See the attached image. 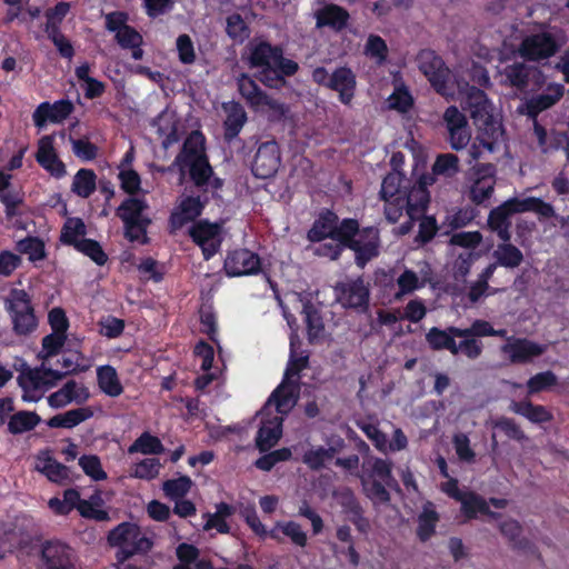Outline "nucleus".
Here are the masks:
<instances>
[{
    "label": "nucleus",
    "instance_id": "1",
    "mask_svg": "<svg viewBox=\"0 0 569 569\" xmlns=\"http://www.w3.org/2000/svg\"><path fill=\"white\" fill-rule=\"evenodd\" d=\"M248 62L250 68L259 70L254 73V79L247 73H241L237 78L240 96L253 110H258L260 107H268L283 114L284 104L266 93L256 80L267 88L280 90L287 86V78L298 72V62L286 58L281 46L272 44L264 40L250 48Z\"/></svg>",
    "mask_w": 569,
    "mask_h": 569
},
{
    "label": "nucleus",
    "instance_id": "2",
    "mask_svg": "<svg viewBox=\"0 0 569 569\" xmlns=\"http://www.w3.org/2000/svg\"><path fill=\"white\" fill-rule=\"evenodd\" d=\"M331 242H319L313 249V254L319 258H326L330 261H337L341 258L346 249L355 252V263L363 269L369 261L380 254V231L377 227H363L360 233L348 234L347 240L340 237L329 238Z\"/></svg>",
    "mask_w": 569,
    "mask_h": 569
},
{
    "label": "nucleus",
    "instance_id": "3",
    "mask_svg": "<svg viewBox=\"0 0 569 569\" xmlns=\"http://www.w3.org/2000/svg\"><path fill=\"white\" fill-rule=\"evenodd\" d=\"M171 167L178 168L181 179L188 174L198 189L208 186L213 168L206 151V137L201 131L193 130L187 136Z\"/></svg>",
    "mask_w": 569,
    "mask_h": 569
},
{
    "label": "nucleus",
    "instance_id": "4",
    "mask_svg": "<svg viewBox=\"0 0 569 569\" xmlns=\"http://www.w3.org/2000/svg\"><path fill=\"white\" fill-rule=\"evenodd\" d=\"M148 208L146 199L136 197L126 198L117 208L116 213L123 223V234L128 241L149 243L147 230L151 224V219L143 213Z\"/></svg>",
    "mask_w": 569,
    "mask_h": 569
},
{
    "label": "nucleus",
    "instance_id": "5",
    "mask_svg": "<svg viewBox=\"0 0 569 569\" xmlns=\"http://www.w3.org/2000/svg\"><path fill=\"white\" fill-rule=\"evenodd\" d=\"M37 569H82L71 546L59 539H46L33 547Z\"/></svg>",
    "mask_w": 569,
    "mask_h": 569
},
{
    "label": "nucleus",
    "instance_id": "6",
    "mask_svg": "<svg viewBox=\"0 0 569 569\" xmlns=\"http://www.w3.org/2000/svg\"><path fill=\"white\" fill-rule=\"evenodd\" d=\"M108 543L118 547L116 559L124 562L134 555H143L151 550L153 543L147 538L138 525L121 522L108 533Z\"/></svg>",
    "mask_w": 569,
    "mask_h": 569
},
{
    "label": "nucleus",
    "instance_id": "7",
    "mask_svg": "<svg viewBox=\"0 0 569 569\" xmlns=\"http://www.w3.org/2000/svg\"><path fill=\"white\" fill-rule=\"evenodd\" d=\"M361 229L357 219L343 218L340 220L336 212L330 209H323L308 230L307 239L312 243H318L335 237L347 240L348 234L360 233Z\"/></svg>",
    "mask_w": 569,
    "mask_h": 569
},
{
    "label": "nucleus",
    "instance_id": "8",
    "mask_svg": "<svg viewBox=\"0 0 569 569\" xmlns=\"http://www.w3.org/2000/svg\"><path fill=\"white\" fill-rule=\"evenodd\" d=\"M419 70L426 76L433 90L442 97H452L455 86L451 81V71L436 51L422 49L417 54Z\"/></svg>",
    "mask_w": 569,
    "mask_h": 569
},
{
    "label": "nucleus",
    "instance_id": "9",
    "mask_svg": "<svg viewBox=\"0 0 569 569\" xmlns=\"http://www.w3.org/2000/svg\"><path fill=\"white\" fill-rule=\"evenodd\" d=\"M561 49L558 37L549 30L526 36L518 46V53L529 62H541L556 56Z\"/></svg>",
    "mask_w": 569,
    "mask_h": 569
},
{
    "label": "nucleus",
    "instance_id": "10",
    "mask_svg": "<svg viewBox=\"0 0 569 569\" xmlns=\"http://www.w3.org/2000/svg\"><path fill=\"white\" fill-rule=\"evenodd\" d=\"M4 302L17 335L27 336L37 329V317L30 297L24 290L12 289Z\"/></svg>",
    "mask_w": 569,
    "mask_h": 569
},
{
    "label": "nucleus",
    "instance_id": "11",
    "mask_svg": "<svg viewBox=\"0 0 569 569\" xmlns=\"http://www.w3.org/2000/svg\"><path fill=\"white\" fill-rule=\"evenodd\" d=\"M333 292L337 302L345 309L366 311L369 307L370 290L362 277L338 281Z\"/></svg>",
    "mask_w": 569,
    "mask_h": 569
},
{
    "label": "nucleus",
    "instance_id": "12",
    "mask_svg": "<svg viewBox=\"0 0 569 569\" xmlns=\"http://www.w3.org/2000/svg\"><path fill=\"white\" fill-rule=\"evenodd\" d=\"M500 73L503 84L521 92L527 90L530 81L538 88L546 82L545 73L538 67L529 66L525 61L507 64Z\"/></svg>",
    "mask_w": 569,
    "mask_h": 569
},
{
    "label": "nucleus",
    "instance_id": "13",
    "mask_svg": "<svg viewBox=\"0 0 569 569\" xmlns=\"http://www.w3.org/2000/svg\"><path fill=\"white\" fill-rule=\"evenodd\" d=\"M221 226L217 222L200 220L189 229L192 241L201 248L204 260H210L221 247Z\"/></svg>",
    "mask_w": 569,
    "mask_h": 569
},
{
    "label": "nucleus",
    "instance_id": "14",
    "mask_svg": "<svg viewBox=\"0 0 569 569\" xmlns=\"http://www.w3.org/2000/svg\"><path fill=\"white\" fill-rule=\"evenodd\" d=\"M280 163L279 144L276 140H269L258 147L251 164V171L257 178L268 179L277 173Z\"/></svg>",
    "mask_w": 569,
    "mask_h": 569
},
{
    "label": "nucleus",
    "instance_id": "15",
    "mask_svg": "<svg viewBox=\"0 0 569 569\" xmlns=\"http://www.w3.org/2000/svg\"><path fill=\"white\" fill-rule=\"evenodd\" d=\"M223 268L229 277L258 274L261 271V259L249 249H237L228 253Z\"/></svg>",
    "mask_w": 569,
    "mask_h": 569
},
{
    "label": "nucleus",
    "instance_id": "16",
    "mask_svg": "<svg viewBox=\"0 0 569 569\" xmlns=\"http://www.w3.org/2000/svg\"><path fill=\"white\" fill-rule=\"evenodd\" d=\"M34 158L38 164L54 179H62L67 174L66 164L54 148L53 136L46 134L38 140Z\"/></svg>",
    "mask_w": 569,
    "mask_h": 569
},
{
    "label": "nucleus",
    "instance_id": "17",
    "mask_svg": "<svg viewBox=\"0 0 569 569\" xmlns=\"http://www.w3.org/2000/svg\"><path fill=\"white\" fill-rule=\"evenodd\" d=\"M322 6L313 13L316 20V28H328L336 33H340L347 29L350 21L349 11L333 2H321Z\"/></svg>",
    "mask_w": 569,
    "mask_h": 569
},
{
    "label": "nucleus",
    "instance_id": "18",
    "mask_svg": "<svg viewBox=\"0 0 569 569\" xmlns=\"http://www.w3.org/2000/svg\"><path fill=\"white\" fill-rule=\"evenodd\" d=\"M443 121L449 133L451 148L455 150H461L467 147L471 136L465 113H462L456 106H450L443 113Z\"/></svg>",
    "mask_w": 569,
    "mask_h": 569
},
{
    "label": "nucleus",
    "instance_id": "19",
    "mask_svg": "<svg viewBox=\"0 0 569 569\" xmlns=\"http://www.w3.org/2000/svg\"><path fill=\"white\" fill-rule=\"evenodd\" d=\"M221 108L226 114L222 122L223 140L226 143H233L244 124L248 121V114L244 107L239 101H227L221 104Z\"/></svg>",
    "mask_w": 569,
    "mask_h": 569
},
{
    "label": "nucleus",
    "instance_id": "20",
    "mask_svg": "<svg viewBox=\"0 0 569 569\" xmlns=\"http://www.w3.org/2000/svg\"><path fill=\"white\" fill-rule=\"evenodd\" d=\"M501 351L509 356L511 363H528L545 352V347L527 338L508 337Z\"/></svg>",
    "mask_w": 569,
    "mask_h": 569
},
{
    "label": "nucleus",
    "instance_id": "21",
    "mask_svg": "<svg viewBox=\"0 0 569 569\" xmlns=\"http://www.w3.org/2000/svg\"><path fill=\"white\" fill-rule=\"evenodd\" d=\"M208 199L201 200L200 196H187L181 199L169 217L172 229H181L187 223L194 221L202 214Z\"/></svg>",
    "mask_w": 569,
    "mask_h": 569
},
{
    "label": "nucleus",
    "instance_id": "22",
    "mask_svg": "<svg viewBox=\"0 0 569 569\" xmlns=\"http://www.w3.org/2000/svg\"><path fill=\"white\" fill-rule=\"evenodd\" d=\"M496 167L491 163L479 164L476 169V180L470 187L469 198L475 204L489 200L495 191Z\"/></svg>",
    "mask_w": 569,
    "mask_h": 569
},
{
    "label": "nucleus",
    "instance_id": "23",
    "mask_svg": "<svg viewBox=\"0 0 569 569\" xmlns=\"http://www.w3.org/2000/svg\"><path fill=\"white\" fill-rule=\"evenodd\" d=\"M90 398L89 389L76 380H68L59 390L52 392L48 398V405L53 409H60L69 403L83 405Z\"/></svg>",
    "mask_w": 569,
    "mask_h": 569
},
{
    "label": "nucleus",
    "instance_id": "24",
    "mask_svg": "<svg viewBox=\"0 0 569 569\" xmlns=\"http://www.w3.org/2000/svg\"><path fill=\"white\" fill-rule=\"evenodd\" d=\"M339 503L342 508V512L348 517V520L356 529L361 533H367L370 529V521L365 516L363 507L350 488L341 490Z\"/></svg>",
    "mask_w": 569,
    "mask_h": 569
},
{
    "label": "nucleus",
    "instance_id": "25",
    "mask_svg": "<svg viewBox=\"0 0 569 569\" xmlns=\"http://www.w3.org/2000/svg\"><path fill=\"white\" fill-rule=\"evenodd\" d=\"M67 373L49 368L42 362L41 366L30 369L27 373L20 376L19 379L24 381L31 389L46 392L56 387Z\"/></svg>",
    "mask_w": 569,
    "mask_h": 569
},
{
    "label": "nucleus",
    "instance_id": "26",
    "mask_svg": "<svg viewBox=\"0 0 569 569\" xmlns=\"http://www.w3.org/2000/svg\"><path fill=\"white\" fill-rule=\"evenodd\" d=\"M329 89L339 93V101L350 106L357 89V78L348 67H338L331 73Z\"/></svg>",
    "mask_w": 569,
    "mask_h": 569
},
{
    "label": "nucleus",
    "instance_id": "27",
    "mask_svg": "<svg viewBox=\"0 0 569 569\" xmlns=\"http://www.w3.org/2000/svg\"><path fill=\"white\" fill-rule=\"evenodd\" d=\"M509 411L527 419L533 425L543 427L553 420V413L543 405L533 403L530 399L512 400Z\"/></svg>",
    "mask_w": 569,
    "mask_h": 569
},
{
    "label": "nucleus",
    "instance_id": "28",
    "mask_svg": "<svg viewBox=\"0 0 569 569\" xmlns=\"http://www.w3.org/2000/svg\"><path fill=\"white\" fill-rule=\"evenodd\" d=\"M565 94V86L557 82L548 83L543 91L530 98L527 103V114L531 118L555 106Z\"/></svg>",
    "mask_w": 569,
    "mask_h": 569
},
{
    "label": "nucleus",
    "instance_id": "29",
    "mask_svg": "<svg viewBox=\"0 0 569 569\" xmlns=\"http://www.w3.org/2000/svg\"><path fill=\"white\" fill-rule=\"evenodd\" d=\"M403 199L408 201V217L411 220H417L427 209L430 197L427 186L423 181L419 180L408 184L405 190Z\"/></svg>",
    "mask_w": 569,
    "mask_h": 569
},
{
    "label": "nucleus",
    "instance_id": "30",
    "mask_svg": "<svg viewBox=\"0 0 569 569\" xmlns=\"http://www.w3.org/2000/svg\"><path fill=\"white\" fill-rule=\"evenodd\" d=\"M478 127L482 138H480L481 144L488 150L492 151L495 144L503 133L502 124L493 117L489 111L487 114L481 117V120L473 121Z\"/></svg>",
    "mask_w": 569,
    "mask_h": 569
},
{
    "label": "nucleus",
    "instance_id": "31",
    "mask_svg": "<svg viewBox=\"0 0 569 569\" xmlns=\"http://www.w3.org/2000/svg\"><path fill=\"white\" fill-rule=\"evenodd\" d=\"M282 436V423L277 418L263 422L256 436V447L260 452H267L277 445Z\"/></svg>",
    "mask_w": 569,
    "mask_h": 569
},
{
    "label": "nucleus",
    "instance_id": "32",
    "mask_svg": "<svg viewBox=\"0 0 569 569\" xmlns=\"http://www.w3.org/2000/svg\"><path fill=\"white\" fill-rule=\"evenodd\" d=\"M92 416L93 411L90 407H81L51 417L47 425L50 428L72 429Z\"/></svg>",
    "mask_w": 569,
    "mask_h": 569
},
{
    "label": "nucleus",
    "instance_id": "33",
    "mask_svg": "<svg viewBox=\"0 0 569 569\" xmlns=\"http://www.w3.org/2000/svg\"><path fill=\"white\" fill-rule=\"evenodd\" d=\"M499 529L502 536L511 542L513 549L532 553L536 551L533 543L521 538L522 527L517 520H505L500 523Z\"/></svg>",
    "mask_w": 569,
    "mask_h": 569
},
{
    "label": "nucleus",
    "instance_id": "34",
    "mask_svg": "<svg viewBox=\"0 0 569 569\" xmlns=\"http://www.w3.org/2000/svg\"><path fill=\"white\" fill-rule=\"evenodd\" d=\"M97 381L100 390L109 397L116 398L123 392L117 370L110 365L97 369Z\"/></svg>",
    "mask_w": 569,
    "mask_h": 569
},
{
    "label": "nucleus",
    "instance_id": "35",
    "mask_svg": "<svg viewBox=\"0 0 569 569\" xmlns=\"http://www.w3.org/2000/svg\"><path fill=\"white\" fill-rule=\"evenodd\" d=\"M302 313L305 316L308 340L310 343H313L325 331L322 315L310 300L303 302Z\"/></svg>",
    "mask_w": 569,
    "mask_h": 569
},
{
    "label": "nucleus",
    "instance_id": "36",
    "mask_svg": "<svg viewBox=\"0 0 569 569\" xmlns=\"http://www.w3.org/2000/svg\"><path fill=\"white\" fill-rule=\"evenodd\" d=\"M426 341L433 351L448 350L451 355L457 356V342L450 332V327L446 329L430 328L426 333Z\"/></svg>",
    "mask_w": 569,
    "mask_h": 569
},
{
    "label": "nucleus",
    "instance_id": "37",
    "mask_svg": "<svg viewBox=\"0 0 569 569\" xmlns=\"http://www.w3.org/2000/svg\"><path fill=\"white\" fill-rule=\"evenodd\" d=\"M86 234L87 226L81 218H68L61 228L60 241L76 249L82 239H86Z\"/></svg>",
    "mask_w": 569,
    "mask_h": 569
},
{
    "label": "nucleus",
    "instance_id": "38",
    "mask_svg": "<svg viewBox=\"0 0 569 569\" xmlns=\"http://www.w3.org/2000/svg\"><path fill=\"white\" fill-rule=\"evenodd\" d=\"M465 104L473 121L481 120V117L490 111V104L486 92L475 86L469 88L465 99Z\"/></svg>",
    "mask_w": 569,
    "mask_h": 569
},
{
    "label": "nucleus",
    "instance_id": "39",
    "mask_svg": "<svg viewBox=\"0 0 569 569\" xmlns=\"http://www.w3.org/2000/svg\"><path fill=\"white\" fill-rule=\"evenodd\" d=\"M309 367V355L297 356L295 343L290 342V357L284 370L283 379L292 385L295 389L299 388L300 373Z\"/></svg>",
    "mask_w": 569,
    "mask_h": 569
},
{
    "label": "nucleus",
    "instance_id": "40",
    "mask_svg": "<svg viewBox=\"0 0 569 569\" xmlns=\"http://www.w3.org/2000/svg\"><path fill=\"white\" fill-rule=\"evenodd\" d=\"M97 188V174L92 169L81 168L73 177L71 191L83 199L89 198Z\"/></svg>",
    "mask_w": 569,
    "mask_h": 569
},
{
    "label": "nucleus",
    "instance_id": "41",
    "mask_svg": "<svg viewBox=\"0 0 569 569\" xmlns=\"http://www.w3.org/2000/svg\"><path fill=\"white\" fill-rule=\"evenodd\" d=\"M41 421L34 411L21 410L13 413L8 421V431L12 435H21L33 430Z\"/></svg>",
    "mask_w": 569,
    "mask_h": 569
},
{
    "label": "nucleus",
    "instance_id": "42",
    "mask_svg": "<svg viewBox=\"0 0 569 569\" xmlns=\"http://www.w3.org/2000/svg\"><path fill=\"white\" fill-rule=\"evenodd\" d=\"M10 176H6L2 172V204L6 207V216L8 220L20 216L22 208L24 207L23 198L19 192H12L9 190Z\"/></svg>",
    "mask_w": 569,
    "mask_h": 569
},
{
    "label": "nucleus",
    "instance_id": "43",
    "mask_svg": "<svg viewBox=\"0 0 569 569\" xmlns=\"http://www.w3.org/2000/svg\"><path fill=\"white\" fill-rule=\"evenodd\" d=\"M410 180L399 171L389 172L382 180L380 197L397 198L405 194Z\"/></svg>",
    "mask_w": 569,
    "mask_h": 569
},
{
    "label": "nucleus",
    "instance_id": "44",
    "mask_svg": "<svg viewBox=\"0 0 569 569\" xmlns=\"http://www.w3.org/2000/svg\"><path fill=\"white\" fill-rule=\"evenodd\" d=\"M128 452L142 455H160L164 452L161 440L148 431L142 432L128 448Z\"/></svg>",
    "mask_w": 569,
    "mask_h": 569
},
{
    "label": "nucleus",
    "instance_id": "45",
    "mask_svg": "<svg viewBox=\"0 0 569 569\" xmlns=\"http://www.w3.org/2000/svg\"><path fill=\"white\" fill-rule=\"evenodd\" d=\"M459 501L461 502V511L467 519H475L478 513H491L486 499L473 491L466 492Z\"/></svg>",
    "mask_w": 569,
    "mask_h": 569
},
{
    "label": "nucleus",
    "instance_id": "46",
    "mask_svg": "<svg viewBox=\"0 0 569 569\" xmlns=\"http://www.w3.org/2000/svg\"><path fill=\"white\" fill-rule=\"evenodd\" d=\"M496 263L505 268H517L523 261L521 250L512 243H500L493 251Z\"/></svg>",
    "mask_w": 569,
    "mask_h": 569
},
{
    "label": "nucleus",
    "instance_id": "47",
    "mask_svg": "<svg viewBox=\"0 0 569 569\" xmlns=\"http://www.w3.org/2000/svg\"><path fill=\"white\" fill-rule=\"evenodd\" d=\"M439 515L436 510L425 508L418 517L417 537L420 541H428L436 532Z\"/></svg>",
    "mask_w": 569,
    "mask_h": 569
},
{
    "label": "nucleus",
    "instance_id": "48",
    "mask_svg": "<svg viewBox=\"0 0 569 569\" xmlns=\"http://www.w3.org/2000/svg\"><path fill=\"white\" fill-rule=\"evenodd\" d=\"M226 33L236 42H243L250 37V28L241 14L234 12L226 19Z\"/></svg>",
    "mask_w": 569,
    "mask_h": 569
},
{
    "label": "nucleus",
    "instance_id": "49",
    "mask_svg": "<svg viewBox=\"0 0 569 569\" xmlns=\"http://www.w3.org/2000/svg\"><path fill=\"white\" fill-rule=\"evenodd\" d=\"M558 383L557 376L551 371H542L539 373H536L531 378L528 379L526 387H527V396H533L539 392L546 391L551 389Z\"/></svg>",
    "mask_w": 569,
    "mask_h": 569
},
{
    "label": "nucleus",
    "instance_id": "50",
    "mask_svg": "<svg viewBox=\"0 0 569 569\" xmlns=\"http://www.w3.org/2000/svg\"><path fill=\"white\" fill-rule=\"evenodd\" d=\"M193 482L189 476H180L176 479H168L162 485L164 496L170 500L184 498L190 491Z\"/></svg>",
    "mask_w": 569,
    "mask_h": 569
},
{
    "label": "nucleus",
    "instance_id": "51",
    "mask_svg": "<svg viewBox=\"0 0 569 569\" xmlns=\"http://www.w3.org/2000/svg\"><path fill=\"white\" fill-rule=\"evenodd\" d=\"M20 253L28 254L30 261L36 262L46 258L44 242L38 237H27L17 243Z\"/></svg>",
    "mask_w": 569,
    "mask_h": 569
},
{
    "label": "nucleus",
    "instance_id": "52",
    "mask_svg": "<svg viewBox=\"0 0 569 569\" xmlns=\"http://www.w3.org/2000/svg\"><path fill=\"white\" fill-rule=\"evenodd\" d=\"M288 387H292L288 381L282 382L272 391L269 401H273L276 409L279 413L286 412L290 409L296 400H293V390H287Z\"/></svg>",
    "mask_w": 569,
    "mask_h": 569
},
{
    "label": "nucleus",
    "instance_id": "53",
    "mask_svg": "<svg viewBox=\"0 0 569 569\" xmlns=\"http://www.w3.org/2000/svg\"><path fill=\"white\" fill-rule=\"evenodd\" d=\"M76 250L90 258L98 266H104L108 261V254L94 239H82Z\"/></svg>",
    "mask_w": 569,
    "mask_h": 569
},
{
    "label": "nucleus",
    "instance_id": "54",
    "mask_svg": "<svg viewBox=\"0 0 569 569\" xmlns=\"http://www.w3.org/2000/svg\"><path fill=\"white\" fill-rule=\"evenodd\" d=\"M291 456L292 453L289 448L267 451V453L256 460L254 466L262 471H270L277 463L288 461Z\"/></svg>",
    "mask_w": 569,
    "mask_h": 569
},
{
    "label": "nucleus",
    "instance_id": "55",
    "mask_svg": "<svg viewBox=\"0 0 569 569\" xmlns=\"http://www.w3.org/2000/svg\"><path fill=\"white\" fill-rule=\"evenodd\" d=\"M79 466L83 472L94 481L107 479V473L102 469L101 461L96 455H83L79 458Z\"/></svg>",
    "mask_w": 569,
    "mask_h": 569
},
{
    "label": "nucleus",
    "instance_id": "56",
    "mask_svg": "<svg viewBox=\"0 0 569 569\" xmlns=\"http://www.w3.org/2000/svg\"><path fill=\"white\" fill-rule=\"evenodd\" d=\"M436 174L452 177L459 171V159L453 153L439 154L432 166Z\"/></svg>",
    "mask_w": 569,
    "mask_h": 569
},
{
    "label": "nucleus",
    "instance_id": "57",
    "mask_svg": "<svg viewBox=\"0 0 569 569\" xmlns=\"http://www.w3.org/2000/svg\"><path fill=\"white\" fill-rule=\"evenodd\" d=\"M385 201V216L390 223H396L402 217L403 211L408 213V201L403 196L397 198H381Z\"/></svg>",
    "mask_w": 569,
    "mask_h": 569
},
{
    "label": "nucleus",
    "instance_id": "58",
    "mask_svg": "<svg viewBox=\"0 0 569 569\" xmlns=\"http://www.w3.org/2000/svg\"><path fill=\"white\" fill-rule=\"evenodd\" d=\"M388 101L390 109L402 113L408 112L413 106V98L406 87L396 88Z\"/></svg>",
    "mask_w": 569,
    "mask_h": 569
},
{
    "label": "nucleus",
    "instance_id": "59",
    "mask_svg": "<svg viewBox=\"0 0 569 569\" xmlns=\"http://www.w3.org/2000/svg\"><path fill=\"white\" fill-rule=\"evenodd\" d=\"M493 426H495V428L502 431L509 439H512V440H516L519 442L527 439L525 431L512 418L505 417V416L499 417L495 421Z\"/></svg>",
    "mask_w": 569,
    "mask_h": 569
},
{
    "label": "nucleus",
    "instance_id": "60",
    "mask_svg": "<svg viewBox=\"0 0 569 569\" xmlns=\"http://www.w3.org/2000/svg\"><path fill=\"white\" fill-rule=\"evenodd\" d=\"M118 178L121 189L130 197L137 194L141 189L140 174L133 169H121Z\"/></svg>",
    "mask_w": 569,
    "mask_h": 569
},
{
    "label": "nucleus",
    "instance_id": "61",
    "mask_svg": "<svg viewBox=\"0 0 569 569\" xmlns=\"http://www.w3.org/2000/svg\"><path fill=\"white\" fill-rule=\"evenodd\" d=\"M438 231L437 220L433 216H423L419 222L418 234L415 241L419 244H427L430 242Z\"/></svg>",
    "mask_w": 569,
    "mask_h": 569
},
{
    "label": "nucleus",
    "instance_id": "62",
    "mask_svg": "<svg viewBox=\"0 0 569 569\" xmlns=\"http://www.w3.org/2000/svg\"><path fill=\"white\" fill-rule=\"evenodd\" d=\"M179 61L183 64H192L196 61V51L190 36L183 33L176 41Z\"/></svg>",
    "mask_w": 569,
    "mask_h": 569
},
{
    "label": "nucleus",
    "instance_id": "63",
    "mask_svg": "<svg viewBox=\"0 0 569 569\" xmlns=\"http://www.w3.org/2000/svg\"><path fill=\"white\" fill-rule=\"evenodd\" d=\"M365 53L379 62L385 61L388 56L386 41L380 36L370 34L365 47Z\"/></svg>",
    "mask_w": 569,
    "mask_h": 569
},
{
    "label": "nucleus",
    "instance_id": "64",
    "mask_svg": "<svg viewBox=\"0 0 569 569\" xmlns=\"http://www.w3.org/2000/svg\"><path fill=\"white\" fill-rule=\"evenodd\" d=\"M72 151L82 161H92L98 156V147L87 138L71 139Z\"/></svg>",
    "mask_w": 569,
    "mask_h": 569
}]
</instances>
